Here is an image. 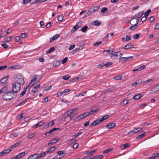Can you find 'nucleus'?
Segmentation results:
<instances>
[{
    "instance_id": "f257e3e1",
    "label": "nucleus",
    "mask_w": 159,
    "mask_h": 159,
    "mask_svg": "<svg viewBox=\"0 0 159 159\" xmlns=\"http://www.w3.org/2000/svg\"><path fill=\"white\" fill-rule=\"evenodd\" d=\"M17 94L12 91L5 93L3 96V99L7 101H9L16 97Z\"/></svg>"
},
{
    "instance_id": "f03ea898",
    "label": "nucleus",
    "mask_w": 159,
    "mask_h": 159,
    "mask_svg": "<svg viewBox=\"0 0 159 159\" xmlns=\"http://www.w3.org/2000/svg\"><path fill=\"white\" fill-rule=\"evenodd\" d=\"M12 91L17 94L21 88V85L17 83L14 82L12 84Z\"/></svg>"
},
{
    "instance_id": "7ed1b4c3",
    "label": "nucleus",
    "mask_w": 159,
    "mask_h": 159,
    "mask_svg": "<svg viewBox=\"0 0 159 159\" xmlns=\"http://www.w3.org/2000/svg\"><path fill=\"white\" fill-rule=\"evenodd\" d=\"M15 83H17L20 84H24L25 83L23 77L21 75H17L15 78Z\"/></svg>"
},
{
    "instance_id": "20e7f679",
    "label": "nucleus",
    "mask_w": 159,
    "mask_h": 159,
    "mask_svg": "<svg viewBox=\"0 0 159 159\" xmlns=\"http://www.w3.org/2000/svg\"><path fill=\"white\" fill-rule=\"evenodd\" d=\"M158 90H159V85L158 84H156L151 89L150 91V94H152Z\"/></svg>"
},
{
    "instance_id": "39448f33",
    "label": "nucleus",
    "mask_w": 159,
    "mask_h": 159,
    "mask_svg": "<svg viewBox=\"0 0 159 159\" xmlns=\"http://www.w3.org/2000/svg\"><path fill=\"white\" fill-rule=\"evenodd\" d=\"M59 139L60 138L58 137L53 138L49 141L48 145H49L50 144H54L56 143L59 140Z\"/></svg>"
},
{
    "instance_id": "423d86ee",
    "label": "nucleus",
    "mask_w": 159,
    "mask_h": 159,
    "mask_svg": "<svg viewBox=\"0 0 159 159\" xmlns=\"http://www.w3.org/2000/svg\"><path fill=\"white\" fill-rule=\"evenodd\" d=\"M116 125V124L115 123L112 122L107 125L105 127L107 129H111L115 127Z\"/></svg>"
},
{
    "instance_id": "0eeeda50",
    "label": "nucleus",
    "mask_w": 159,
    "mask_h": 159,
    "mask_svg": "<svg viewBox=\"0 0 159 159\" xmlns=\"http://www.w3.org/2000/svg\"><path fill=\"white\" fill-rule=\"evenodd\" d=\"M102 121L101 118H99L98 119L96 120H95L93 122H92L91 123V125H92V126H95L96 125L99 124V123L102 122Z\"/></svg>"
},
{
    "instance_id": "6e6552de",
    "label": "nucleus",
    "mask_w": 159,
    "mask_h": 159,
    "mask_svg": "<svg viewBox=\"0 0 159 159\" xmlns=\"http://www.w3.org/2000/svg\"><path fill=\"white\" fill-rule=\"evenodd\" d=\"M11 151V149H7V150H5L0 153V156H2L5 154H8Z\"/></svg>"
},
{
    "instance_id": "1a4fd4ad",
    "label": "nucleus",
    "mask_w": 159,
    "mask_h": 159,
    "mask_svg": "<svg viewBox=\"0 0 159 159\" xmlns=\"http://www.w3.org/2000/svg\"><path fill=\"white\" fill-rule=\"evenodd\" d=\"M133 56H131L128 57H121V59H123V61L125 62L131 60L133 58Z\"/></svg>"
},
{
    "instance_id": "9d476101",
    "label": "nucleus",
    "mask_w": 159,
    "mask_h": 159,
    "mask_svg": "<svg viewBox=\"0 0 159 159\" xmlns=\"http://www.w3.org/2000/svg\"><path fill=\"white\" fill-rule=\"evenodd\" d=\"M133 48H134V45L130 43L126 45L125 46L124 49L125 50H127Z\"/></svg>"
},
{
    "instance_id": "9b49d317",
    "label": "nucleus",
    "mask_w": 159,
    "mask_h": 159,
    "mask_svg": "<svg viewBox=\"0 0 159 159\" xmlns=\"http://www.w3.org/2000/svg\"><path fill=\"white\" fill-rule=\"evenodd\" d=\"M39 156L38 154L35 153L29 156L27 159H35L36 158L39 159L38 158Z\"/></svg>"
},
{
    "instance_id": "f8f14e48",
    "label": "nucleus",
    "mask_w": 159,
    "mask_h": 159,
    "mask_svg": "<svg viewBox=\"0 0 159 159\" xmlns=\"http://www.w3.org/2000/svg\"><path fill=\"white\" fill-rule=\"evenodd\" d=\"M59 34H56L53 37H52L50 39V43H51L55 40L57 39L59 37Z\"/></svg>"
},
{
    "instance_id": "ddd939ff",
    "label": "nucleus",
    "mask_w": 159,
    "mask_h": 159,
    "mask_svg": "<svg viewBox=\"0 0 159 159\" xmlns=\"http://www.w3.org/2000/svg\"><path fill=\"white\" fill-rule=\"evenodd\" d=\"M131 40V37L129 35H126V38L123 37L121 39V40L122 42H125V41H129Z\"/></svg>"
},
{
    "instance_id": "4468645a",
    "label": "nucleus",
    "mask_w": 159,
    "mask_h": 159,
    "mask_svg": "<svg viewBox=\"0 0 159 159\" xmlns=\"http://www.w3.org/2000/svg\"><path fill=\"white\" fill-rule=\"evenodd\" d=\"M9 77V75H7L4 77L3 78H2L0 80L1 82L2 83H5L6 81L8 80Z\"/></svg>"
},
{
    "instance_id": "2eb2a0df",
    "label": "nucleus",
    "mask_w": 159,
    "mask_h": 159,
    "mask_svg": "<svg viewBox=\"0 0 159 159\" xmlns=\"http://www.w3.org/2000/svg\"><path fill=\"white\" fill-rule=\"evenodd\" d=\"M143 95L141 93H138L134 96V99L138 100Z\"/></svg>"
},
{
    "instance_id": "dca6fc26",
    "label": "nucleus",
    "mask_w": 159,
    "mask_h": 159,
    "mask_svg": "<svg viewBox=\"0 0 159 159\" xmlns=\"http://www.w3.org/2000/svg\"><path fill=\"white\" fill-rule=\"evenodd\" d=\"M139 23V20H136V22L134 24V25H132V26H130L129 27V29L131 30H134L136 28L137 26H138V24Z\"/></svg>"
},
{
    "instance_id": "f3484780",
    "label": "nucleus",
    "mask_w": 159,
    "mask_h": 159,
    "mask_svg": "<svg viewBox=\"0 0 159 159\" xmlns=\"http://www.w3.org/2000/svg\"><path fill=\"white\" fill-rule=\"evenodd\" d=\"M139 20L138 19L136 18H133L131 19L129 21V23L131 25H134L136 22V20Z\"/></svg>"
},
{
    "instance_id": "a211bd4d",
    "label": "nucleus",
    "mask_w": 159,
    "mask_h": 159,
    "mask_svg": "<svg viewBox=\"0 0 159 159\" xmlns=\"http://www.w3.org/2000/svg\"><path fill=\"white\" fill-rule=\"evenodd\" d=\"M80 28V27L78 26V25L77 24L75 26H74L71 30V33H73L75 32V31L77 30V29Z\"/></svg>"
},
{
    "instance_id": "6ab92c4d",
    "label": "nucleus",
    "mask_w": 159,
    "mask_h": 159,
    "mask_svg": "<svg viewBox=\"0 0 159 159\" xmlns=\"http://www.w3.org/2000/svg\"><path fill=\"white\" fill-rule=\"evenodd\" d=\"M25 154V152H21L19 154L17 155L16 156L17 158V159H19L20 158L24 157Z\"/></svg>"
},
{
    "instance_id": "aec40b11",
    "label": "nucleus",
    "mask_w": 159,
    "mask_h": 159,
    "mask_svg": "<svg viewBox=\"0 0 159 159\" xmlns=\"http://www.w3.org/2000/svg\"><path fill=\"white\" fill-rule=\"evenodd\" d=\"M56 149V147H51L49 148L48 150L46 151V152L47 153H51L53 151L55 150Z\"/></svg>"
},
{
    "instance_id": "412c9836",
    "label": "nucleus",
    "mask_w": 159,
    "mask_h": 159,
    "mask_svg": "<svg viewBox=\"0 0 159 159\" xmlns=\"http://www.w3.org/2000/svg\"><path fill=\"white\" fill-rule=\"evenodd\" d=\"M55 50V48L54 47L51 48L48 50L46 51V53L47 54H49L51 52L54 51Z\"/></svg>"
},
{
    "instance_id": "4be33fe9",
    "label": "nucleus",
    "mask_w": 159,
    "mask_h": 159,
    "mask_svg": "<svg viewBox=\"0 0 159 159\" xmlns=\"http://www.w3.org/2000/svg\"><path fill=\"white\" fill-rule=\"evenodd\" d=\"M101 24V22L99 21L98 20H96L94 21H93L92 24L93 25H95L96 26H98L100 25Z\"/></svg>"
},
{
    "instance_id": "5701e85b",
    "label": "nucleus",
    "mask_w": 159,
    "mask_h": 159,
    "mask_svg": "<svg viewBox=\"0 0 159 159\" xmlns=\"http://www.w3.org/2000/svg\"><path fill=\"white\" fill-rule=\"evenodd\" d=\"M113 149V148L112 147H110V148H108L106 150L104 151L103 152V154H105L108 153L109 152L112 151Z\"/></svg>"
},
{
    "instance_id": "b1692460",
    "label": "nucleus",
    "mask_w": 159,
    "mask_h": 159,
    "mask_svg": "<svg viewBox=\"0 0 159 159\" xmlns=\"http://www.w3.org/2000/svg\"><path fill=\"white\" fill-rule=\"evenodd\" d=\"M143 11H141L136 14L135 16L137 18H139L143 15Z\"/></svg>"
},
{
    "instance_id": "393cba45",
    "label": "nucleus",
    "mask_w": 159,
    "mask_h": 159,
    "mask_svg": "<svg viewBox=\"0 0 159 159\" xmlns=\"http://www.w3.org/2000/svg\"><path fill=\"white\" fill-rule=\"evenodd\" d=\"M119 52H116L115 53H112L111 54V57L113 59H114V57H113L114 56L117 57L118 56V54Z\"/></svg>"
},
{
    "instance_id": "a878e982",
    "label": "nucleus",
    "mask_w": 159,
    "mask_h": 159,
    "mask_svg": "<svg viewBox=\"0 0 159 159\" xmlns=\"http://www.w3.org/2000/svg\"><path fill=\"white\" fill-rule=\"evenodd\" d=\"M54 124V120H52L50 122L48 123L47 126V127H50L53 125Z\"/></svg>"
},
{
    "instance_id": "bb28decb",
    "label": "nucleus",
    "mask_w": 159,
    "mask_h": 159,
    "mask_svg": "<svg viewBox=\"0 0 159 159\" xmlns=\"http://www.w3.org/2000/svg\"><path fill=\"white\" fill-rule=\"evenodd\" d=\"M143 128L138 127L137 128H134L133 129L134 131V133L136 134L138 133Z\"/></svg>"
},
{
    "instance_id": "cd10ccee",
    "label": "nucleus",
    "mask_w": 159,
    "mask_h": 159,
    "mask_svg": "<svg viewBox=\"0 0 159 159\" xmlns=\"http://www.w3.org/2000/svg\"><path fill=\"white\" fill-rule=\"evenodd\" d=\"M129 146V144L128 143H126L122 145L121 146L120 148L122 149H125L126 148L128 147Z\"/></svg>"
},
{
    "instance_id": "c85d7f7f",
    "label": "nucleus",
    "mask_w": 159,
    "mask_h": 159,
    "mask_svg": "<svg viewBox=\"0 0 159 159\" xmlns=\"http://www.w3.org/2000/svg\"><path fill=\"white\" fill-rule=\"evenodd\" d=\"M92 13H93L91 10V9H90L87 12L86 14L85 15L84 17H87L89 16H90Z\"/></svg>"
},
{
    "instance_id": "c756f323",
    "label": "nucleus",
    "mask_w": 159,
    "mask_h": 159,
    "mask_svg": "<svg viewBox=\"0 0 159 159\" xmlns=\"http://www.w3.org/2000/svg\"><path fill=\"white\" fill-rule=\"evenodd\" d=\"M29 87V85H28L27 87L25 88L24 89L23 91L21 93L20 95L21 96H23L26 93V92L27 91V89Z\"/></svg>"
},
{
    "instance_id": "7c9ffc66",
    "label": "nucleus",
    "mask_w": 159,
    "mask_h": 159,
    "mask_svg": "<svg viewBox=\"0 0 159 159\" xmlns=\"http://www.w3.org/2000/svg\"><path fill=\"white\" fill-rule=\"evenodd\" d=\"M88 28V26L87 25H85L81 29V31L84 32H85L87 30V29Z\"/></svg>"
},
{
    "instance_id": "2f4dec72",
    "label": "nucleus",
    "mask_w": 159,
    "mask_h": 159,
    "mask_svg": "<svg viewBox=\"0 0 159 159\" xmlns=\"http://www.w3.org/2000/svg\"><path fill=\"white\" fill-rule=\"evenodd\" d=\"M145 132H144L142 134H141L139 135L138 136H137L136 139H140L143 137L145 135Z\"/></svg>"
},
{
    "instance_id": "473e14b6",
    "label": "nucleus",
    "mask_w": 159,
    "mask_h": 159,
    "mask_svg": "<svg viewBox=\"0 0 159 159\" xmlns=\"http://www.w3.org/2000/svg\"><path fill=\"white\" fill-rule=\"evenodd\" d=\"M151 11L150 9H149L147 11H146L144 14V16L148 17L149 15V13L151 12Z\"/></svg>"
},
{
    "instance_id": "72a5a7b5",
    "label": "nucleus",
    "mask_w": 159,
    "mask_h": 159,
    "mask_svg": "<svg viewBox=\"0 0 159 159\" xmlns=\"http://www.w3.org/2000/svg\"><path fill=\"white\" fill-rule=\"evenodd\" d=\"M100 6H97L94 7V9H91V10L93 13L98 10Z\"/></svg>"
},
{
    "instance_id": "f704fd0d",
    "label": "nucleus",
    "mask_w": 159,
    "mask_h": 159,
    "mask_svg": "<svg viewBox=\"0 0 159 159\" xmlns=\"http://www.w3.org/2000/svg\"><path fill=\"white\" fill-rule=\"evenodd\" d=\"M8 89V87L7 86L4 87L1 90L2 92H5L7 91Z\"/></svg>"
},
{
    "instance_id": "c9c22d12",
    "label": "nucleus",
    "mask_w": 159,
    "mask_h": 159,
    "mask_svg": "<svg viewBox=\"0 0 159 159\" xmlns=\"http://www.w3.org/2000/svg\"><path fill=\"white\" fill-rule=\"evenodd\" d=\"M46 151L44 152H43L42 153H40L38 157L39 158H40L42 157L45 156L46 155Z\"/></svg>"
},
{
    "instance_id": "e433bc0d",
    "label": "nucleus",
    "mask_w": 159,
    "mask_h": 159,
    "mask_svg": "<svg viewBox=\"0 0 159 159\" xmlns=\"http://www.w3.org/2000/svg\"><path fill=\"white\" fill-rule=\"evenodd\" d=\"M122 78L121 75H119L115 76L114 79L116 80H120Z\"/></svg>"
},
{
    "instance_id": "4c0bfd02",
    "label": "nucleus",
    "mask_w": 159,
    "mask_h": 159,
    "mask_svg": "<svg viewBox=\"0 0 159 159\" xmlns=\"http://www.w3.org/2000/svg\"><path fill=\"white\" fill-rule=\"evenodd\" d=\"M86 93H87L86 91H84L82 93H80V94L76 95V96H75L79 97L80 96H84V95L86 94Z\"/></svg>"
},
{
    "instance_id": "58836bf2",
    "label": "nucleus",
    "mask_w": 159,
    "mask_h": 159,
    "mask_svg": "<svg viewBox=\"0 0 159 159\" xmlns=\"http://www.w3.org/2000/svg\"><path fill=\"white\" fill-rule=\"evenodd\" d=\"M13 37V36L8 37L6 38L5 40V41L6 42H8L10 41L11 40V38Z\"/></svg>"
},
{
    "instance_id": "ea45409f",
    "label": "nucleus",
    "mask_w": 159,
    "mask_h": 159,
    "mask_svg": "<svg viewBox=\"0 0 159 159\" xmlns=\"http://www.w3.org/2000/svg\"><path fill=\"white\" fill-rule=\"evenodd\" d=\"M155 19V17L154 16H152L150 17L148 19L149 22H150L152 21H153Z\"/></svg>"
},
{
    "instance_id": "a19ab883",
    "label": "nucleus",
    "mask_w": 159,
    "mask_h": 159,
    "mask_svg": "<svg viewBox=\"0 0 159 159\" xmlns=\"http://www.w3.org/2000/svg\"><path fill=\"white\" fill-rule=\"evenodd\" d=\"M108 11V8L107 7H103L102 8L101 12L102 13H104L105 11Z\"/></svg>"
},
{
    "instance_id": "79ce46f5",
    "label": "nucleus",
    "mask_w": 159,
    "mask_h": 159,
    "mask_svg": "<svg viewBox=\"0 0 159 159\" xmlns=\"http://www.w3.org/2000/svg\"><path fill=\"white\" fill-rule=\"evenodd\" d=\"M20 143V142L16 143L14 144L13 145H12L11 147V148H16V147H17L19 145V144Z\"/></svg>"
},
{
    "instance_id": "37998d69",
    "label": "nucleus",
    "mask_w": 159,
    "mask_h": 159,
    "mask_svg": "<svg viewBox=\"0 0 159 159\" xmlns=\"http://www.w3.org/2000/svg\"><path fill=\"white\" fill-rule=\"evenodd\" d=\"M83 133L81 132H79L78 133H75V134L74 135V137L75 138H77L79 135H80L81 134H82Z\"/></svg>"
},
{
    "instance_id": "c03bdc74",
    "label": "nucleus",
    "mask_w": 159,
    "mask_h": 159,
    "mask_svg": "<svg viewBox=\"0 0 159 159\" xmlns=\"http://www.w3.org/2000/svg\"><path fill=\"white\" fill-rule=\"evenodd\" d=\"M57 19L59 21H61L63 19V16L62 15H59L58 16Z\"/></svg>"
},
{
    "instance_id": "a18cd8bd",
    "label": "nucleus",
    "mask_w": 159,
    "mask_h": 159,
    "mask_svg": "<svg viewBox=\"0 0 159 159\" xmlns=\"http://www.w3.org/2000/svg\"><path fill=\"white\" fill-rule=\"evenodd\" d=\"M109 115H107L104 116L102 118H101L102 121L104 120L108 119L109 117Z\"/></svg>"
},
{
    "instance_id": "49530a36",
    "label": "nucleus",
    "mask_w": 159,
    "mask_h": 159,
    "mask_svg": "<svg viewBox=\"0 0 159 159\" xmlns=\"http://www.w3.org/2000/svg\"><path fill=\"white\" fill-rule=\"evenodd\" d=\"M98 109H96L94 110H92L90 111L89 112V113L90 115H92L93 113L97 112L98 111Z\"/></svg>"
},
{
    "instance_id": "de8ad7c7",
    "label": "nucleus",
    "mask_w": 159,
    "mask_h": 159,
    "mask_svg": "<svg viewBox=\"0 0 159 159\" xmlns=\"http://www.w3.org/2000/svg\"><path fill=\"white\" fill-rule=\"evenodd\" d=\"M42 77H40L39 78V79L38 80H36L34 83L31 86V87L33 86L34 85H35V84H37V83H38L40 80L42 79Z\"/></svg>"
},
{
    "instance_id": "09e8293b",
    "label": "nucleus",
    "mask_w": 159,
    "mask_h": 159,
    "mask_svg": "<svg viewBox=\"0 0 159 159\" xmlns=\"http://www.w3.org/2000/svg\"><path fill=\"white\" fill-rule=\"evenodd\" d=\"M97 151V149H95L93 151H90L89 152V151H88L87 152L88 153L87 154V155H89V154H93L94 153H95V152H96Z\"/></svg>"
},
{
    "instance_id": "8fccbe9b",
    "label": "nucleus",
    "mask_w": 159,
    "mask_h": 159,
    "mask_svg": "<svg viewBox=\"0 0 159 159\" xmlns=\"http://www.w3.org/2000/svg\"><path fill=\"white\" fill-rule=\"evenodd\" d=\"M84 118V116H83L82 114L77 117L76 120H80L82 118Z\"/></svg>"
},
{
    "instance_id": "3c124183",
    "label": "nucleus",
    "mask_w": 159,
    "mask_h": 159,
    "mask_svg": "<svg viewBox=\"0 0 159 159\" xmlns=\"http://www.w3.org/2000/svg\"><path fill=\"white\" fill-rule=\"evenodd\" d=\"M82 115L84 116V118L90 115L89 113V112H85L82 114Z\"/></svg>"
},
{
    "instance_id": "603ef678",
    "label": "nucleus",
    "mask_w": 159,
    "mask_h": 159,
    "mask_svg": "<svg viewBox=\"0 0 159 159\" xmlns=\"http://www.w3.org/2000/svg\"><path fill=\"white\" fill-rule=\"evenodd\" d=\"M112 64V63L111 62H108L107 63L104 64V66L108 67L109 66H111Z\"/></svg>"
},
{
    "instance_id": "864d4df0",
    "label": "nucleus",
    "mask_w": 159,
    "mask_h": 159,
    "mask_svg": "<svg viewBox=\"0 0 159 159\" xmlns=\"http://www.w3.org/2000/svg\"><path fill=\"white\" fill-rule=\"evenodd\" d=\"M140 36V35L139 34H135L133 36V38L134 39H137L138 38H139Z\"/></svg>"
},
{
    "instance_id": "5fc2aeb1",
    "label": "nucleus",
    "mask_w": 159,
    "mask_h": 159,
    "mask_svg": "<svg viewBox=\"0 0 159 159\" xmlns=\"http://www.w3.org/2000/svg\"><path fill=\"white\" fill-rule=\"evenodd\" d=\"M60 64V62L58 61H56L54 62V66H57Z\"/></svg>"
},
{
    "instance_id": "6e6d98bb",
    "label": "nucleus",
    "mask_w": 159,
    "mask_h": 159,
    "mask_svg": "<svg viewBox=\"0 0 159 159\" xmlns=\"http://www.w3.org/2000/svg\"><path fill=\"white\" fill-rule=\"evenodd\" d=\"M70 115V114H69L68 113V112L67 111L64 114L63 116L64 117V118L66 119Z\"/></svg>"
},
{
    "instance_id": "4d7b16f0",
    "label": "nucleus",
    "mask_w": 159,
    "mask_h": 159,
    "mask_svg": "<svg viewBox=\"0 0 159 159\" xmlns=\"http://www.w3.org/2000/svg\"><path fill=\"white\" fill-rule=\"evenodd\" d=\"M70 76H69L68 75H66L64 76L63 77V79L65 80H67L70 79Z\"/></svg>"
},
{
    "instance_id": "13d9d810",
    "label": "nucleus",
    "mask_w": 159,
    "mask_h": 159,
    "mask_svg": "<svg viewBox=\"0 0 159 159\" xmlns=\"http://www.w3.org/2000/svg\"><path fill=\"white\" fill-rule=\"evenodd\" d=\"M79 146V144L78 143H75L73 146V148L74 149L77 148Z\"/></svg>"
},
{
    "instance_id": "bf43d9fd",
    "label": "nucleus",
    "mask_w": 159,
    "mask_h": 159,
    "mask_svg": "<svg viewBox=\"0 0 159 159\" xmlns=\"http://www.w3.org/2000/svg\"><path fill=\"white\" fill-rule=\"evenodd\" d=\"M35 135H36V134H35L34 133H33V134H30L28 135L27 136V137L29 139H31V138H32L33 137L35 136Z\"/></svg>"
},
{
    "instance_id": "052dcab7",
    "label": "nucleus",
    "mask_w": 159,
    "mask_h": 159,
    "mask_svg": "<svg viewBox=\"0 0 159 159\" xmlns=\"http://www.w3.org/2000/svg\"><path fill=\"white\" fill-rule=\"evenodd\" d=\"M134 134H135L134 131V129H133L132 130L128 132V134L129 135H132Z\"/></svg>"
},
{
    "instance_id": "680f3d73",
    "label": "nucleus",
    "mask_w": 159,
    "mask_h": 159,
    "mask_svg": "<svg viewBox=\"0 0 159 159\" xmlns=\"http://www.w3.org/2000/svg\"><path fill=\"white\" fill-rule=\"evenodd\" d=\"M70 91V90L69 89H65L62 92L63 94H66V93L69 92Z\"/></svg>"
},
{
    "instance_id": "e2e57ef3",
    "label": "nucleus",
    "mask_w": 159,
    "mask_h": 159,
    "mask_svg": "<svg viewBox=\"0 0 159 159\" xmlns=\"http://www.w3.org/2000/svg\"><path fill=\"white\" fill-rule=\"evenodd\" d=\"M116 88L115 87H111L110 88H109V89H108L107 90H108V91L109 92H110L111 91H112L115 90Z\"/></svg>"
},
{
    "instance_id": "0e129e2a",
    "label": "nucleus",
    "mask_w": 159,
    "mask_h": 159,
    "mask_svg": "<svg viewBox=\"0 0 159 159\" xmlns=\"http://www.w3.org/2000/svg\"><path fill=\"white\" fill-rule=\"evenodd\" d=\"M102 43L101 41H98L93 44L94 46H97L101 44Z\"/></svg>"
},
{
    "instance_id": "69168bd1",
    "label": "nucleus",
    "mask_w": 159,
    "mask_h": 159,
    "mask_svg": "<svg viewBox=\"0 0 159 159\" xmlns=\"http://www.w3.org/2000/svg\"><path fill=\"white\" fill-rule=\"evenodd\" d=\"M7 65H5L3 66H0V71L2 70L7 67Z\"/></svg>"
},
{
    "instance_id": "338daca9",
    "label": "nucleus",
    "mask_w": 159,
    "mask_h": 159,
    "mask_svg": "<svg viewBox=\"0 0 159 159\" xmlns=\"http://www.w3.org/2000/svg\"><path fill=\"white\" fill-rule=\"evenodd\" d=\"M147 17L145 16H143L141 19V21L142 22H144L146 20Z\"/></svg>"
},
{
    "instance_id": "774afa93",
    "label": "nucleus",
    "mask_w": 159,
    "mask_h": 159,
    "mask_svg": "<svg viewBox=\"0 0 159 159\" xmlns=\"http://www.w3.org/2000/svg\"><path fill=\"white\" fill-rule=\"evenodd\" d=\"M67 59L68 58L67 57L65 58L64 59L61 61V63L63 64L65 63L66 62Z\"/></svg>"
}]
</instances>
